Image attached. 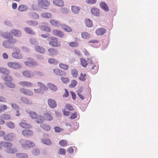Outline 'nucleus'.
Returning <instances> with one entry per match:
<instances>
[{"label": "nucleus", "instance_id": "1", "mask_svg": "<svg viewBox=\"0 0 158 158\" xmlns=\"http://www.w3.org/2000/svg\"><path fill=\"white\" fill-rule=\"evenodd\" d=\"M17 42L15 39H12L9 40H5L3 42L2 45L3 47L6 48H12L14 46V44Z\"/></svg>", "mask_w": 158, "mask_h": 158}, {"label": "nucleus", "instance_id": "2", "mask_svg": "<svg viewBox=\"0 0 158 158\" xmlns=\"http://www.w3.org/2000/svg\"><path fill=\"white\" fill-rule=\"evenodd\" d=\"M49 4V2L47 0H38V5L43 9H47Z\"/></svg>", "mask_w": 158, "mask_h": 158}, {"label": "nucleus", "instance_id": "3", "mask_svg": "<svg viewBox=\"0 0 158 158\" xmlns=\"http://www.w3.org/2000/svg\"><path fill=\"white\" fill-rule=\"evenodd\" d=\"M49 44L52 47H58L60 45L57 38L54 37H50L48 39Z\"/></svg>", "mask_w": 158, "mask_h": 158}, {"label": "nucleus", "instance_id": "4", "mask_svg": "<svg viewBox=\"0 0 158 158\" xmlns=\"http://www.w3.org/2000/svg\"><path fill=\"white\" fill-rule=\"evenodd\" d=\"M7 65L9 67L15 69L20 68L21 66V65L19 62H9Z\"/></svg>", "mask_w": 158, "mask_h": 158}, {"label": "nucleus", "instance_id": "5", "mask_svg": "<svg viewBox=\"0 0 158 158\" xmlns=\"http://www.w3.org/2000/svg\"><path fill=\"white\" fill-rule=\"evenodd\" d=\"M47 102L49 106L52 109H54L57 106L56 101L53 99H48Z\"/></svg>", "mask_w": 158, "mask_h": 158}, {"label": "nucleus", "instance_id": "6", "mask_svg": "<svg viewBox=\"0 0 158 158\" xmlns=\"http://www.w3.org/2000/svg\"><path fill=\"white\" fill-rule=\"evenodd\" d=\"M52 33L55 35L61 38H63L64 36V33L59 30H53L52 31Z\"/></svg>", "mask_w": 158, "mask_h": 158}, {"label": "nucleus", "instance_id": "7", "mask_svg": "<svg viewBox=\"0 0 158 158\" xmlns=\"http://www.w3.org/2000/svg\"><path fill=\"white\" fill-rule=\"evenodd\" d=\"M23 74L27 77H32L34 76V72L28 70H25L23 71Z\"/></svg>", "mask_w": 158, "mask_h": 158}, {"label": "nucleus", "instance_id": "8", "mask_svg": "<svg viewBox=\"0 0 158 158\" xmlns=\"http://www.w3.org/2000/svg\"><path fill=\"white\" fill-rule=\"evenodd\" d=\"M91 13L94 15L98 17L99 16L100 11L99 9L96 7H93L91 10Z\"/></svg>", "mask_w": 158, "mask_h": 158}, {"label": "nucleus", "instance_id": "9", "mask_svg": "<svg viewBox=\"0 0 158 158\" xmlns=\"http://www.w3.org/2000/svg\"><path fill=\"white\" fill-rule=\"evenodd\" d=\"M106 29L104 28H100L96 31V34L98 35H103L106 32Z\"/></svg>", "mask_w": 158, "mask_h": 158}, {"label": "nucleus", "instance_id": "10", "mask_svg": "<svg viewBox=\"0 0 158 158\" xmlns=\"http://www.w3.org/2000/svg\"><path fill=\"white\" fill-rule=\"evenodd\" d=\"M20 91L22 93L25 95L29 96H32L33 93L30 90L24 88H21L20 89Z\"/></svg>", "mask_w": 158, "mask_h": 158}, {"label": "nucleus", "instance_id": "11", "mask_svg": "<svg viewBox=\"0 0 158 158\" xmlns=\"http://www.w3.org/2000/svg\"><path fill=\"white\" fill-rule=\"evenodd\" d=\"M14 136V134L13 133H8L6 134L4 136V139L6 141H11Z\"/></svg>", "mask_w": 158, "mask_h": 158}, {"label": "nucleus", "instance_id": "12", "mask_svg": "<svg viewBox=\"0 0 158 158\" xmlns=\"http://www.w3.org/2000/svg\"><path fill=\"white\" fill-rule=\"evenodd\" d=\"M47 87L50 90L55 92L57 90V87L54 84L49 83L47 85Z\"/></svg>", "mask_w": 158, "mask_h": 158}, {"label": "nucleus", "instance_id": "13", "mask_svg": "<svg viewBox=\"0 0 158 158\" xmlns=\"http://www.w3.org/2000/svg\"><path fill=\"white\" fill-rule=\"evenodd\" d=\"M35 49L37 52L42 54H44L46 52L44 48L39 46H35Z\"/></svg>", "mask_w": 158, "mask_h": 158}, {"label": "nucleus", "instance_id": "14", "mask_svg": "<svg viewBox=\"0 0 158 158\" xmlns=\"http://www.w3.org/2000/svg\"><path fill=\"white\" fill-rule=\"evenodd\" d=\"M53 3L55 5L62 7L64 5V1L62 0H53Z\"/></svg>", "mask_w": 158, "mask_h": 158}, {"label": "nucleus", "instance_id": "15", "mask_svg": "<svg viewBox=\"0 0 158 158\" xmlns=\"http://www.w3.org/2000/svg\"><path fill=\"white\" fill-rule=\"evenodd\" d=\"M53 72L58 76H64L66 74L65 72L57 69H54Z\"/></svg>", "mask_w": 158, "mask_h": 158}, {"label": "nucleus", "instance_id": "16", "mask_svg": "<svg viewBox=\"0 0 158 158\" xmlns=\"http://www.w3.org/2000/svg\"><path fill=\"white\" fill-rule=\"evenodd\" d=\"M2 36L6 39H12L13 36L9 32H2Z\"/></svg>", "mask_w": 158, "mask_h": 158}, {"label": "nucleus", "instance_id": "17", "mask_svg": "<svg viewBox=\"0 0 158 158\" xmlns=\"http://www.w3.org/2000/svg\"><path fill=\"white\" fill-rule=\"evenodd\" d=\"M19 49H18L16 52L12 53V56L16 59H20L22 58V56L19 53Z\"/></svg>", "mask_w": 158, "mask_h": 158}, {"label": "nucleus", "instance_id": "18", "mask_svg": "<svg viewBox=\"0 0 158 158\" xmlns=\"http://www.w3.org/2000/svg\"><path fill=\"white\" fill-rule=\"evenodd\" d=\"M11 33L14 35L19 37L21 35L22 33L21 31L18 30L13 29L11 30Z\"/></svg>", "mask_w": 158, "mask_h": 158}, {"label": "nucleus", "instance_id": "19", "mask_svg": "<svg viewBox=\"0 0 158 158\" xmlns=\"http://www.w3.org/2000/svg\"><path fill=\"white\" fill-rule=\"evenodd\" d=\"M99 5L100 7L105 11L107 12L109 10V7L104 2H102L100 3Z\"/></svg>", "mask_w": 158, "mask_h": 158}, {"label": "nucleus", "instance_id": "20", "mask_svg": "<svg viewBox=\"0 0 158 158\" xmlns=\"http://www.w3.org/2000/svg\"><path fill=\"white\" fill-rule=\"evenodd\" d=\"M43 117L44 119L45 120L51 121L53 120V118L52 116L48 113L44 114Z\"/></svg>", "mask_w": 158, "mask_h": 158}, {"label": "nucleus", "instance_id": "21", "mask_svg": "<svg viewBox=\"0 0 158 158\" xmlns=\"http://www.w3.org/2000/svg\"><path fill=\"white\" fill-rule=\"evenodd\" d=\"M33 134V131L30 130H24L22 132V134L27 136H31Z\"/></svg>", "mask_w": 158, "mask_h": 158}, {"label": "nucleus", "instance_id": "22", "mask_svg": "<svg viewBox=\"0 0 158 158\" xmlns=\"http://www.w3.org/2000/svg\"><path fill=\"white\" fill-rule=\"evenodd\" d=\"M2 78L3 79L6 81V83L11 82L12 80V77L9 74H7L5 76H3Z\"/></svg>", "mask_w": 158, "mask_h": 158}, {"label": "nucleus", "instance_id": "23", "mask_svg": "<svg viewBox=\"0 0 158 158\" xmlns=\"http://www.w3.org/2000/svg\"><path fill=\"white\" fill-rule=\"evenodd\" d=\"M0 145L5 147L8 148H11L12 145V144L11 143L4 141L1 142Z\"/></svg>", "mask_w": 158, "mask_h": 158}, {"label": "nucleus", "instance_id": "24", "mask_svg": "<svg viewBox=\"0 0 158 158\" xmlns=\"http://www.w3.org/2000/svg\"><path fill=\"white\" fill-rule=\"evenodd\" d=\"M71 10L74 14H78L80 10V8L78 6H73L71 7Z\"/></svg>", "mask_w": 158, "mask_h": 158}, {"label": "nucleus", "instance_id": "25", "mask_svg": "<svg viewBox=\"0 0 158 158\" xmlns=\"http://www.w3.org/2000/svg\"><path fill=\"white\" fill-rule=\"evenodd\" d=\"M98 68L96 64H94V65H93L91 69L90 72L93 74H95L98 72Z\"/></svg>", "mask_w": 158, "mask_h": 158}, {"label": "nucleus", "instance_id": "26", "mask_svg": "<svg viewBox=\"0 0 158 158\" xmlns=\"http://www.w3.org/2000/svg\"><path fill=\"white\" fill-rule=\"evenodd\" d=\"M0 73L6 75L9 74L10 73V71L6 68L2 67L0 68Z\"/></svg>", "mask_w": 158, "mask_h": 158}, {"label": "nucleus", "instance_id": "27", "mask_svg": "<svg viewBox=\"0 0 158 158\" xmlns=\"http://www.w3.org/2000/svg\"><path fill=\"white\" fill-rule=\"evenodd\" d=\"M41 15L42 17L46 19L50 18L52 16V15L51 13L48 12L42 13Z\"/></svg>", "mask_w": 158, "mask_h": 158}, {"label": "nucleus", "instance_id": "28", "mask_svg": "<svg viewBox=\"0 0 158 158\" xmlns=\"http://www.w3.org/2000/svg\"><path fill=\"white\" fill-rule=\"evenodd\" d=\"M60 26L61 28L65 31L68 32H70L72 31L71 28L67 25L64 24H61L60 25Z\"/></svg>", "mask_w": 158, "mask_h": 158}, {"label": "nucleus", "instance_id": "29", "mask_svg": "<svg viewBox=\"0 0 158 158\" xmlns=\"http://www.w3.org/2000/svg\"><path fill=\"white\" fill-rule=\"evenodd\" d=\"M18 9L20 11H24L28 9V7L26 5H21L19 6Z\"/></svg>", "mask_w": 158, "mask_h": 158}, {"label": "nucleus", "instance_id": "30", "mask_svg": "<svg viewBox=\"0 0 158 158\" xmlns=\"http://www.w3.org/2000/svg\"><path fill=\"white\" fill-rule=\"evenodd\" d=\"M48 51L52 56L56 55L58 53V51L57 50L53 48H49L48 49Z\"/></svg>", "mask_w": 158, "mask_h": 158}, {"label": "nucleus", "instance_id": "31", "mask_svg": "<svg viewBox=\"0 0 158 158\" xmlns=\"http://www.w3.org/2000/svg\"><path fill=\"white\" fill-rule=\"evenodd\" d=\"M39 28L42 30L47 32H49L51 31L50 27L46 26L40 25L39 26Z\"/></svg>", "mask_w": 158, "mask_h": 158}, {"label": "nucleus", "instance_id": "32", "mask_svg": "<svg viewBox=\"0 0 158 158\" xmlns=\"http://www.w3.org/2000/svg\"><path fill=\"white\" fill-rule=\"evenodd\" d=\"M81 37L85 39H88L90 38V35L89 33L86 32H82L81 33Z\"/></svg>", "mask_w": 158, "mask_h": 158}, {"label": "nucleus", "instance_id": "33", "mask_svg": "<svg viewBox=\"0 0 158 158\" xmlns=\"http://www.w3.org/2000/svg\"><path fill=\"white\" fill-rule=\"evenodd\" d=\"M50 22L52 25L54 26L58 27L60 25V22L53 19H51Z\"/></svg>", "mask_w": 158, "mask_h": 158}, {"label": "nucleus", "instance_id": "34", "mask_svg": "<svg viewBox=\"0 0 158 158\" xmlns=\"http://www.w3.org/2000/svg\"><path fill=\"white\" fill-rule=\"evenodd\" d=\"M16 157L18 158H28V155L25 153H19L16 154Z\"/></svg>", "mask_w": 158, "mask_h": 158}, {"label": "nucleus", "instance_id": "35", "mask_svg": "<svg viewBox=\"0 0 158 158\" xmlns=\"http://www.w3.org/2000/svg\"><path fill=\"white\" fill-rule=\"evenodd\" d=\"M26 23L29 25L31 26H35L38 24V22L37 21L32 20L27 21Z\"/></svg>", "mask_w": 158, "mask_h": 158}, {"label": "nucleus", "instance_id": "36", "mask_svg": "<svg viewBox=\"0 0 158 158\" xmlns=\"http://www.w3.org/2000/svg\"><path fill=\"white\" fill-rule=\"evenodd\" d=\"M95 61V58L94 57L88 58L87 59V62L89 64H90L92 65H94V64H95L97 63V61Z\"/></svg>", "mask_w": 158, "mask_h": 158}, {"label": "nucleus", "instance_id": "37", "mask_svg": "<svg viewBox=\"0 0 158 158\" xmlns=\"http://www.w3.org/2000/svg\"><path fill=\"white\" fill-rule=\"evenodd\" d=\"M21 100L23 102L27 104L31 105L32 104L31 101H29L27 99L24 97H21Z\"/></svg>", "mask_w": 158, "mask_h": 158}, {"label": "nucleus", "instance_id": "38", "mask_svg": "<svg viewBox=\"0 0 158 158\" xmlns=\"http://www.w3.org/2000/svg\"><path fill=\"white\" fill-rule=\"evenodd\" d=\"M17 149L15 148H13L11 149L8 148L6 150V152L7 153H13L17 152Z\"/></svg>", "mask_w": 158, "mask_h": 158}, {"label": "nucleus", "instance_id": "39", "mask_svg": "<svg viewBox=\"0 0 158 158\" xmlns=\"http://www.w3.org/2000/svg\"><path fill=\"white\" fill-rule=\"evenodd\" d=\"M19 125L23 128H30L31 127L30 125L23 122L20 123Z\"/></svg>", "mask_w": 158, "mask_h": 158}, {"label": "nucleus", "instance_id": "40", "mask_svg": "<svg viewBox=\"0 0 158 158\" xmlns=\"http://www.w3.org/2000/svg\"><path fill=\"white\" fill-rule=\"evenodd\" d=\"M19 84L21 85H24L27 87H31L32 85L31 83L28 82L22 81L20 82Z\"/></svg>", "mask_w": 158, "mask_h": 158}, {"label": "nucleus", "instance_id": "41", "mask_svg": "<svg viewBox=\"0 0 158 158\" xmlns=\"http://www.w3.org/2000/svg\"><path fill=\"white\" fill-rule=\"evenodd\" d=\"M87 75L83 73H81L80 74V76L79 77V79L82 81H85L87 78Z\"/></svg>", "mask_w": 158, "mask_h": 158}, {"label": "nucleus", "instance_id": "42", "mask_svg": "<svg viewBox=\"0 0 158 158\" xmlns=\"http://www.w3.org/2000/svg\"><path fill=\"white\" fill-rule=\"evenodd\" d=\"M25 143H26V144L27 145L28 148H32L34 147L35 146V144L32 142L28 140H26L25 141Z\"/></svg>", "mask_w": 158, "mask_h": 158}, {"label": "nucleus", "instance_id": "43", "mask_svg": "<svg viewBox=\"0 0 158 158\" xmlns=\"http://www.w3.org/2000/svg\"><path fill=\"white\" fill-rule=\"evenodd\" d=\"M35 122L37 123H42L43 121L44 117L41 115H39L36 118Z\"/></svg>", "mask_w": 158, "mask_h": 158}, {"label": "nucleus", "instance_id": "44", "mask_svg": "<svg viewBox=\"0 0 158 158\" xmlns=\"http://www.w3.org/2000/svg\"><path fill=\"white\" fill-rule=\"evenodd\" d=\"M86 26L88 27H91L93 26L92 22L91 20L89 19H85Z\"/></svg>", "mask_w": 158, "mask_h": 158}, {"label": "nucleus", "instance_id": "45", "mask_svg": "<svg viewBox=\"0 0 158 158\" xmlns=\"http://www.w3.org/2000/svg\"><path fill=\"white\" fill-rule=\"evenodd\" d=\"M0 118L5 120H8L10 118V116L7 114H3L0 115Z\"/></svg>", "mask_w": 158, "mask_h": 158}, {"label": "nucleus", "instance_id": "46", "mask_svg": "<svg viewBox=\"0 0 158 158\" xmlns=\"http://www.w3.org/2000/svg\"><path fill=\"white\" fill-rule=\"evenodd\" d=\"M78 72L77 70L75 69H72L71 71V75L73 77H76L78 76Z\"/></svg>", "mask_w": 158, "mask_h": 158}, {"label": "nucleus", "instance_id": "47", "mask_svg": "<svg viewBox=\"0 0 158 158\" xmlns=\"http://www.w3.org/2000/svg\"><path fill=\"white\" fill-rule=\"evenodd\" d=\"M77 84V81L75 80H72L70 84L69 85V87L71 88H73L75 87Z\"/></svg>", "mask_w": 158, "mask_h": 158}, {"label": "nucleus", "instance_id": "48", "mask_svg": "<svg viewBox=\"0 0 158 158\" xmlns=\"http://www.w3.org/2000/svg\"><path fill=\"white\" fill-rule=\"evenodd\" d=\"M28 113L29 115L32 119L35 118L37 117V114L35 112L32 111H29Z\"/></svg>", "mask_w": 158, "mask_h": 158}, {"label": "nucleus", "instance_id": "49", "mask_svg": "<svg viewBox=\"0 0 158 158\" xmlns=\"http://www.w3.org/2000/svg\"><path fill=\"white\" fill-rule=\"evenodd\" d=\"M41 142H42L44 144H47V145H50L52 144V141L51 140L48 139H42Z\"/></svg>", "mask_w": 158, "mask_h": 158}, {"label": "nucleus", "instance_id": "50", "mask_svg": "<svg viewBox=\"0 0 158 158\" xmlns=\"http://www.w3.org/2000/svg\"><path fill=\"white\" fill-rule=\"evenodd\" d=\"M31 15L33 19L37 20L39 18L38 15L35 12H31Z\"/></svg>", "mask_w": 158, "mask_h": 158}, {"label": "nucleus", "instance_id": "51", "mask_svg": "<svg viewBox=\"0 0 158 158\" xmlns=\"http://www.w3.org/2000/svg\"><path fill=\"white\" fill-rule=\"evenodd\" d=\"M40 127L46 131H48L50 130V126L47 124H42L40 125Z\"/></svg>", "mask_w": 158, "mask_h": 158}, {"label": "nucleus", "instance_id": "52", "mask_svg": "<svg viewBox=\"0 0 158 158\" xmlns=\"http://www.w3.org/2000/svg\"><path fill=\"white\" fill-rule=\"evenodd\" d=\"M59 144L62 147L66 146L68 145L67 142L65 140H62L59 141Z\"/></svg>", "mask_w": 158, "mask_h": 158}, {"label": "nucleus", "instance_id": "53", "mask_svg": "<svg viewBox=\"0 0 158 158\" xmlns=\"http://www.w3.org/2000/svg\"><path fill=\"white\" fill-rule=\"evenodd\" d=\"M80 60L82 66L84 67H85L87 65V63L85 60L83 58H81Z\"/></svg>", "mask_w": 158, "mask_h": 158}, {"label": "nucleus", "instance_id": "54", "mask_svg": "<svg viewBox=\"0 0 158 158\" xmlns=\"http://www.w3.org/2000/svg\"><path fill=\"white\" fill-rule=\"evenodd\" d=\"M59 67L62 69L65 70H67L69 68V66L67 64L61 63L59 65Z\"/></svg>", "mask_w": 158, "mask_h": 158}, {"label": "nucleus", "instance_id": "55", "mask_svg": "<svg viewBox=\"0 0 158 158\" xmlns=\"http://www.w3.org/2000/svg\"><path fill=\"white\" fill-rule=\"evenodd\" d=\"M32 152L33 154L35 156L39 155L40 152L39 149L38 148L33 149Z\"/></svg>", "mask_w": 158, "mask_h": 158}, {"label": "nucleus", "instance_id": "56", "mask_svg": "<svg viewBox=\"0 0 158 158\" xmlns=\"http://www.w3.org/2000/svg\"><path fill=\"white\" fill-rule=\"evenodd\" d=\"M60 79L65 84L68 83L69 81V79L68 78L64 77H61Z\"/></svg>", "mask_w": 158, "mask_h": 158}, {"label": "nucleus", "instance_id": "57", "mask_svg": "<svg viewBox=\"0 0 158 158\" xmlns=\"http://www.w3.org/2000/svg\"><path fill=\"white\" fill-rule=\"evenodd\" d=\"M66 151L63 148H60L58 151V153L62 155H64L65 154Z\"/></svg>", "mask_w": 158, "mask_h": 158}, {"label": "nucleus", "instance_id": "58", "mask_svg": "<svg viewBox=\"0 0 158 158\" xmlns=\"http://www.w3.org/2000/svg\"><path fill=\"white\" fill-rule=\"evenodd\" d=\"M24 31L25 32L29 34H32L33 33V31L29 27L25 28Z\"/></svg>", "mask_w": 158, "mask_h": 158}, {"label": "nucleus", "instance_id": "59", "mask_svg": "<svg viewBox=\"0 0 158 158\" xmlns=\"http://www.w3.org/2000/svg\"><path fill=\"white\" fill-rule=\"evenodd\" d=\"M30 41L31 44L34 45H36L38 44V42L37 40L34 38H31L30 39Z\"/></svg>", "mask_w": 158, "mask_h": 158}, {"label": "nucleus", "instance_id": "60", "mask_svg": "<svg viewBox=\"0 0 158 158\" xmlns=\"http://www.w3.org/2000/svg\"><path fill=\"white\" fill-rule=\"evenodd\" d=\"M5 84H6L10 88H14L15 87V85L13 82H8L6 83H5Z\"/></svg>", "mask_w": 158, "mask_h": 158}, {"label": "nucleus", "instance_id": "61", "mask_svg": "<svg viewBox=\"0 0 158 158\" xmlns=\"http://www.w3.org/2000/svg\"><path fill=\"white\" fill-rule=\"evenodd\" d=\"M69 45L72 47H77L78 46V44L76 42H71L69 44Z\"/></svg>", "mask_w": 158, "mask_h": 158}, {"label": "nucleus", "instance_id": "62", "mask_svg": "<svg viewBox=\"0 0 158 158\" xmlns=\"http://www.w3.org/2000/svg\"><path fill=\"white\" fill-rule=\"evenodd\" d=\"M61 12L63 14H68L69 13L68 9L65 8H63L61 9Z\"/></svg>", "mask_w": 158, "mask_h": 158}, {"label": "nucleus", "instance_id": "63", "mask_svg": "<svg viewBox=\"0 0 158 158\" xmlns=\"http://www.w3.org/2000/svg\"><path fill=\"white\" fill-rule=\"evenodd\" d=\"M65 107L69 110L72 111L73 110L72 106L69 104H67L65 105Z\"/></svg>", "mask_w": 158, "mask_h": 158}, {"label": "nucleus", "instance_id": "64", "mask_svg": "<svg viewBox=\"0 0 158 158\" xmlns=\"http://www.w3.org/2000/svg\"><path fill=\"white\" fill-rule=\"evenodd\" d=\"M14 124L11 122H9L7 123L6 125L10 128H13L14 127Z\"/></svg>", "mask_w": 158, "mask_h": 158}]
</instances>
